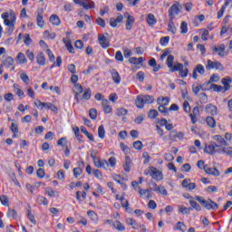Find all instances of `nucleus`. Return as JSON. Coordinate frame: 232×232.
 Listing matches in <instances>:
<instances>
[{
  "mask_svg": "<svg viewBox=\"0 0 232 232\" xmlns=\"http://www.w3.org/2000/svg\"><path fill=\"white\" fill-rule=\"evenodd\" d=\"M221 82L223 84V92H227L229 90H231V82H232V79L227 77V78H223L221 80Z\"/></svg>",
  "mask_w": 232,
  "mask_h": 232,
  "instance_id": "18",
  "label": "nucleus"
},
{
  "mask_svg": "<svg viewBox=\"0 0 232 232\" xmlns=\"http://www.w3.org/2000/svg\"><path fill=\"white\" fill-rule=\"evenodd\" d=\"M142 101H144L145 104H153V97L150 95H142Z\"/></svg>",
  "mask_w": 232,
  "mask_h": 232,
  "instance_id": "53",
  "label": "nucleus"
},
{
  "mask_svg": "<svg viewBox=\"0 0 232 232\" xmlns=\"http://www.w3.org/2000/svg\"><path fill=\"white\" fill-rule=\"evenodd\" d=\"M82 99L84 101H90L92 99V91L90 89H85L84 93L82 95Z\"/></svg>",
  "mask_w": 232,
  "mask_h": 232,
  "instance_id": "52",
  "label": "nucleus"
},
{
  "mask_svg": "<svg viewBox=\"0 0 232 232\" xmlns=\"http://www.w3.org/2000/svg\"><path fill=\"white\" fill-rule=\"evenodd\" d=\"M6 217L8 218H14V220H17V211H15V209L8 208Z\"/></svg>",
  "mask_w": 232,
  "mask_h": 232,
  "instance_id": "34",
  "label": "nucleus"
},
{
  "mask_svg": "<svg viewBox=\"0 0 232 232\" xmlns=\"http://www.w3.org/2000/svg\"><path fill=\"white\" fill-rule=\"evenodd\" d=\"M13 90H14V93H16L17 97H19L20 99H24V97H26V95L24 94V92L21 88V85H19L17 83H14Z\"/></svg>",
  "mask_w": 232,
  "mask_h": 232,
  "instance_id": "15",
  "label": "nucleus"
},
{
  "mask_svg": "<svg viewBox=\"0 0 232 232\" xmlns=\"http://www.w3.org/2000/svg\"><path fill=\"white\" fill-rule=\"evenodd\" d=\"M73 3L82 6L84 10H92V8H95V3L92 2L91 0H73Z\"/></svg>",
  "mask_w": 232,
  "mask_h": 232,
  "instance_id": "8",
  "label": "nucleus"
},
{
  "mask_svg": "<svg viewBox=\"0 0 232 232\" xmlns=\"http://www.w3.org/2000/svg\"><path fill=\"white\" fill-rule=\"evenodd\" d=\"M113 179L115 180V182H117L118 184H121V186H124V182L128 180V179L122 178L121 175L114 176Z\"/></svg>",
  "mask_w": 232,
  "mask_h": 232,
  "instance_id": "42",
  "label": "nucleus"
},
{
  "mask_svg": "<svg viewBox=\"0 0 232 232\" xmlns=\"http://www.w3.org/2000/svg\"><path fill=\"white\" fill-rule=\"evenodd\" d=\"M143 144H142V141H140V140H137V141H134L133 142V148H134V150H138L139 151L140 150H142V148H143Z\"/></svg>",
  "mask_w": 232,
  "mask_h": 232,
  "instance_id": "61",
  "label": "nucleus"
},
{
  "mask_svg": "<svg viewBox=\"0 0 232 232\" xmlns=\"http://www.w3.org/2000/svg\"><path fill=\"white\" fill-rule=\"evenodd\" d=\"M126 224H128L129 226H133L134 229H137L139 227V225H137V222L133 218H128L126 219Z\"/></svg>",
  "mask_w": 232,
  "mask_h": 232,
  "instance_id": "56",
  "label": "nucleus"
},
{
  "mask_svg": "<svg viewBox=\"0 0 232 232\" xmlns=\"http://www.w3.org/2000/svg\"><path fill=\"white\" fill-rule=\"evenodd\" d=\"M44 110H51V111H53L54 113H57V111H59L57 106H55L52 102H45Z\"/></svg>",
  "mask_w": 232,
  "mask_h": 232,
  "instance_id": "33",
  "label": "nucleus"
},
{
  "mask_svg": "<svg viewBox=\"0 0 232 232\" xmlns=\"http://www.w3.org/2000/svg\"><path fill=\"white\" fill-rule=\"evenodd\" d=\"M27 218L35 226L37 224V221L35 220V216L33 215L32 211L30 209H27Z\"/></svg>",
  "mask_w": 232,
  "mask_h": 232,
  "instance_id": "50",
  "label": "nucleus"
},
{
  "mask_svg": "<svg viewBox=\"0 0 232 232\" xmlns=\"http://www.w3.org/2000/svg\"><path fill=\"white\" fill-rule=\"evenodd\" d=\"M158 104L160 106H168V104H169V98L162 96L158 98Z\"/></svg>",
  "mask_w": 232,
  "mask_h": 232,
  "instance_id": "36",
  "label": "nucleus"
},
{
  "mask_svg": "<svg viewBox=\"0 0 232 232\" xmlns=\"http://www.w3.org/2000/svg\"><path fill=\"white\" fill-rule=\"evenodd\" d=\"M206 123L208 128H217V121H215V118H213V116H208L206 118Z\"/></svg>",
  "mask_w": 232,
  "mask_h": 232,
  "instance_id": "25",
  "label": "nucleus"
},
{
  "mask_svg": "<svg viewBox=\"0 0 232 232\" xmlns=\"http://www.w3.org/2000/svg\"><path fill=\"white\" fill-rule=\"evenodd\" d=\"M1 18L4 20V24L6 26L7 35H12L15 30V24H17V15L14 10L5 12L1 14Z\"/></svg>",
  "mask_w": 232,
  "mask_h": 232,
  "instance_id": "1",
  "label": "nucleus"
},
{
  "mask_svg": "<svg viewBox=\"0 0 232 232\" xmlns=\"http://www.w3.org/2000/svg\"><path fill=\"white\" fill-rule=\"evenodd\" d=\"M3 66L5 68H10V72H14L15 70V60L12 56H7L3 61Z\"/></svg>",
  "mask_w": 232,
  "mask_h": 232,
  "instance_id": "10",
  "label": "nucleus"
},
{
  "mask_svg": "<svg viewBox=\"0 0 232 232\" xmlns=\"http://www.w3.org/2000/svg\"><path fill=\"white\" fill-rule=\"evenodd\" d=\"M218 150H220V145L213 140L205 143L204 151L205 153H208V155H216V153H218Z\"/></svg>",
  "mask_w": 232,
  "mask_h": 232,
  "instance_id": "3",
  "label": "nucleus"
},
{
  "mask_svg": "<svg viewBox=\"0 0 232 232\" xmlns=\"http://www.w3.org/2000/svg\"><path fill=\"white\" fill-rule=\"evenodd\" d=\"M229 2H225V4L222 5V7L220 8L218 14V19H220L222 17V15H224V13L226 12V8H227V6H229Z\"/></svg>",
  "mask_w": 232,
  "mask_h": 232,
  "instance_id": "40",
  "label": "nucleus"
},
{
  "mask_svg": "<svg viewBox=\"0 0 232 232\" xmlns=\"http://www.w3.org/2000/svg\"><path fill=\"white\" fill-rule=\"evenodd\" d=\"M142 95H140L137 97L136 99V106L137 108H144V104H146V102H144V100H142Z\"/></svg>",
  "mask_w": 232,
  "mask_h": 232,
  "instance_id": "43",
  "label": "nucleus"
},
{
  "mask_svg": "<svg viewBox=\"0 0 232 232\" xmlns=\"http://www.w3.org/2000/svg\"><path fill=\"white\" fill-rule=\"evenodd\" d=\"M182 10V6L180 5V3L175 2L170 8L169 9V18L171 21H174L175 16L179 15L180 14V11Z\"/></svg>",
  "mask_w": 232,
  "mask_h": 232,
  "instance_id": "6",
  "label": "nucleus"
},
{
  "mask_svg": "<svg viewBox=\"0 0 232 232\" xmlns=\"http://www.w3.org/2000/svg\"><path fill=\"white\" fill-rule=\"evenodd\" d=\"M198 168L199 169H204L205 173L207 175H220V172L216 168H210L208 165H205L204 160H198Z\"/></svg>",
  "mask_w": 232,
  "mask_h": 232,
  "instance_id": "5",
  "label": "nucleus"
},
{
  "mask_svg": "<svg viewBox=\"0 0 232 232\" xmlns=\"http://www.w3.org/2000/svg\"><path fill=\"white\" fill-rule=\"evenodd\" d=\"M210 90H213V92H217L218 93H220V92H224V87L213 83L210 85Z\"/></svg>",
  "mask_w": 232,
  "mask_h": 232,
  "instance_id": "46",
  "label": "nucleus"
},
{
  "mask_svg": "<svg viewBox=\"0 0 232 232\" xmlns=\"http://www.w3.org/2000/svg\"><path fill=\"white\" fill-rule=\"evenodd\" d=\"M189 204H190L191 208H193V209H196V211H202V207H200V205H198V203H197V201L190 199Z\"/></svg>",
  "mask_w": 232,
  "mask_h": 232,
  "instance_id": "45",
  "label": "nucleus"
},
{
  "mask_svg": "<svg viewBox=\"0 0 232 232\" xmlns=\"http://www.w3.org/2000/svg\"><path fill=\"white\" fill-rule=\"evenodd\" d=\"M179 213H182V215H188V213H189V211H193V208H186L184 206H179Z\"/></svg>",
  "mask_w": 232,
  "mask_h": 232,
  "instance_id": "49",
  "label": "nucleus"
},
{
  "mask_svg": "<svg viewBox=\"0 0 232 232\" xmlns=\"http://www.w3.org/2000/svg\"><path fill=\"white\" fill-rule=\"evenodd\" d=\"M177 72H179V75L183 79H185V77H188V73H189V70H188V68L184 69V64H182V67L180 69H178Z\"/></svg>",
  "mask_w": 232,
  "mask_h": 232,
  "instance_id": "38",
  "label": "nucleus"
},
{
  "mask_svg": "<svg viewBox=\"0 0 232 232\" xmlns=\"http://www.w3.org/2000/svg\"><path fill=\"white\" fill-rule=\"evenodd\" d=\"M220 81V76L218 74H212L209 81L205 84H211V82H218Z\"/></svg>",
  "mask_w": 232,
  "mask_h": 232,
  "instance_id": "55",
  "label": "nucleus"
},
{
  "mask_svg": "<svg viewBox=\"0 0 232 232\" xmlns=\"http://www.w3.org/2000/svg\"><path fill=\"white\" fill-rule=\"evenodd\" d=\"M120 147L125 155H129L130 150V147H128V145H126L124 143H121Z\"/></svg>",
  "mask_w": 232,
  "mask_h": 232,
  "instance_id": "59",
  "label": "nucleus"
},
{
  "mask_svg": "<svg viewBox=\"0 0 232 232\" xmlns=\"http://www.w3.org/2000/svg\"><path fill=\"white\" fill-rule=\"evenodd\" d=\"M196 200H198L199 204H201V206L205 208V209H208V210L212 209L213 211H217V209H218V204L215 203V201L211 199L206 200L202 197L197 196Z\"/></svg>",
  "mask_w": 232,
  "mask_h": 232,
  "instance_id": "2",
  "label": "nucleus"
},
{
  "mask_svg": "<svg viewBox=\"0 0 232 232\" xmlns=\"http://www.w3.org/2000/svg\"><path fill=\"white\" fill-rule=\"evenodd\" d=\"M73 92L75 93L76 102H79V95H81V93L84 92V89L80 83H75L73 87Z\"/></svg>",
  "mask_w": 232,
  "mask_h": 232,
  "instance_id": "19",
  "label": "nucleus"
},
{
  "mask_svg": "<svg viewBox=\"0 0 232 232\" xmlns=\"http://www.w3.org/2000/svg\"><path fill=\"white\" fill-rule=\"evenodd\" d=\"M49 21L53 26H59V24H61V18H59L57 14L51 15Z\"/></svg>",
  "mask_w": 232,
  "mask_h": 232,
  "instance_id": "26",
  "label": "nucleus"
},
{
  "mask_svg": "<svg viewBox=\"0 0 232 232\" xmlns=\"http://www.w3.org/2000/svg\"><path fill=\"white\" fill-rule=\"evenodd\" d=\"M89 116L91 117V119L92 121H95V119H97V110L95 109H91L89 111Z\"/></svg>",
  "mask_w": 232,
  "mask_h": 232,
  "instance_id": "63",
  "label": "nucleus"
},
{
  "mask_svg": "<svg viewBox=\"0 0 232 232\" xmlns=\"http://www.w3.org/2000/svg\"><path fill=\"white\" fill-rule=\"evenodd\" d=\"M167 30L168 32H170V34H173V35L177 34V27L175 26V23H173V20L169 19Z\"/></svg>",
  "mask_w": 232,
  "mask_h": 232,
  "instance_id": "28",
  "label": "nucleus"
},
{
  "mask_svg": "<svg viewBox=\"0 0 232 232\" xmlns=\"http://www.w3.org/2000/svg\"><path fill=\"white\" fill-rule=\"evenodd\" d=\"M116 115H118V117H124V115H128V110L125 108H119L116 110Z\"/></svg>",
  "mask_w": 232,
  "mask_h": 232,
  "instance_id": "48",
  "label": "nucleus"
},
{
  "mask_svg": "<svg viewBox=\"0 0 232 232\" xmlns=\"http://www.w3.org/2000/svg\"><path fill=\"white\" fill-rule=\"evenodd\" d=\"M16 60L18 61L19 64H26L28 63L26 55H24L23 53H18Z\"/></svg>",
  "mask_w": 232,
  "mask_h": 232,
  "instance_id": "29",
  "label": "nucleus"
},
{
  "mask_svg": "<svg viewBox=\"0 0 232 232\" xmlns=\"http://www.w3.org/2000/svg\"><path fill=\"white\" fill-rule=\"evenodd\" d=\"M94 165L96 166V168H102V169H106L110 166V164H108V161L101 159L95 160Z\"/></svg>",
  "mask_w": 232,
  "mask_h": 232,
  "instance_id": "20",
  "label": "nucleus"
},
{
  "mask_svg": "<svg viewBox=\"0 0 232 232\" xmlns=\"http://www.w3.org/2000/svg\"><path fill=\"white\" fill-rule=\"evenodd\" d=\"M198 73H199V75H204V73H206V69L204 68V65L198 64L194 68L193 72H192L193 79H198Z\"/></svg>",
  "mask_w": 232,
  "mask_h": 232,
  "instance_id": "11",
  "label": "nucleus"
},
{
  "mask_svg": "<svg viewBox=\"0 0 232 232\" xmlns=\"http://www.w3.org/2000/svg\"><path fill=\"white\" fill-rule=\"evenodd\" d=\"M131 166H132V162H131V158H130V156H126L125 157V163H124V171H126V173H130V169H131Z\"/></svg>",
  "mask_w": 232,
  "mask_h": 232,
  "instance_id": "22",
  "label": "nucleus"
},
{
  "mask_svg": "<svg viewBox=\"0 0 232 232\" xmlns=\"http://www.w3.org/2000/svg\"><path fill=\"white\" fill-rule=\"evenodd\" d=\"M86 192H84V191H77L76 192V198H77V200H79V202H82V200H85V198H86Z\"/></svg>",
  "mask_w": 232,
  "mask_h": 232,
  "instance_id": "44",
  "label": "nucleus"
},
{
  "mask_svg": "<svg viewBox=\"0 0 232 232\" xmlns=\"http://www.w3.org/2000/svg\"><path fill=\"white\" fill-rule=\"evenodd\" d=\"M125 17H127L126 21V30H131L133 28V24L135 23V18L130 15V13H125Z\"/></svg>",
  "mask_w": 232,
  "mask_h": 232,
  "instance_id": "16",
  "label": "nucleus"
},
{
  "mask_svg": "<svg viewBox=\"0 0 232 232\" xmlns=\"http://www.w3.org/2000/svg\"><path fill=\"white\" fill-rule=\"evenodd\" d=\"M20 79L24 84H30V77L25 72L20 73Z\"/></svg>",
  "mask_w": 232,
  "mask_h": 232,
  "instance_id": "39",
  "label": "nucleus"
},
{
  "mask_svg": "<svg viewBox=\"0 0 232 232\" xmlns=\"http://www.w3.org/2000/svg\"><path fill=\"white\" fill-rule=\"evenodd\" d=\"M112 226L114 228H116L118 231H124L126 229V227H124L121 221L116 220L112 223Z\"/></svg>",
  "mask_w": 232,
  "mask_h": 232,
  "instance_id": "37",
  "label": "nucleus"
},
{
  "mask_svg": "<svg viewBox=\"0 0 232 232\" xmlns=\"http://www.w3.org/2000/svg\"><path fill=\"white\" fill-rule=\"evenodd\" d=\"M111 77H112L113 82L116 84H121V75L119 74V72L117 71H115V70L111 71Z\"/></svg>",
  "mask_w": 232,
  "mask_h": 232,
  "instance_id": "32",
  "label": "nucleus"
},
{
  "mask_svg": "<svg viewBox=\"0 0 232 232\" xmlns=\"http://www.w3.org/2000/svg\"><path fill=\"white\" fill-rule=\"evenodd\" d=\"M63 43L70 53H75V49L73 48V45H72L70 40L63 39Z\"/></svg>",
  "mask_w": 232,
  "mask_h": 232,
  "instance_id": "35",
  "label": "nucleus"
},
{
  "mask_svg": "<svg viewBox=\"0 0 232 232\" xmlns=\"http://www.w3.org/2000/svg\"><path fill=\"white\" fill-rule=\"evenodd\" d=\"M98 41L102 48H104V49L110 48V41H108V38H106L104 34H99Z\"/></svg>",
  "mask_w": 232,
  "mask_h": 232,
  "instance_id": "14",
  "label": "nucleus"
},
{
  "mask_svg": "<svg viewBox=\"0 0 232 232\" xmlns=\"http://www.w3.org/2000/svg\"><path fill=\"white\" fill-rule=\"evenodd\" d=\"M36 23L39 28H44V19L43 18V13H38L36 16Z\"/></svg>",
  "mask_w": 232,
  "mask_h": 232,
  "instance_id": "30",
  "label": "nucleus"
},
{
  "mask_svg": "<svg viewBox=\"0 0 232 232\" xmlns=\"http://www.w3.org/2000/svg\"><path fill=\"white\" fill-rule=\"evenodd\" d=\"M169 137L170 140H177V139H179V140H182V139H184V132H179L176 130H173L169 132Z\"/></svg>",
  "mask_w": 232,
  "mask_h": 232,
  "instance_id": "12",
  "label": "nucleus"
},
{
  "mask_svg": "<svg viewBox=\"0 0 232 232\" xmlns=\"http://www.w3.org/2000/svg\"><path fill=\"white\" fill-rule=\"evenodd\" d=\"M207 70H218L219 72H224V65L218 61H211L208 60L207 61V65H206Z\"/></svg>",
  "mask_w": 232,
  "mask_h": 232,
  "instance_id": "7",
  "label": "nucleus"
},
{
  "mask_svg": "<svg viewBox=\"0 0 232 232\" xmlns=\"http://www.w3.org/2000/svg\"><path fill=\"white\" fill-rule=\"evenodd\" d=\"M201 32H203L201 34L202 41H208V39L209 37V31H208V29H201Z\"/></svg>",
  "mask_w": 232,
  "mask_h": 232,
  "instance_id": "57",
  "label": "nucleus"
},
{
  "mask_svg": "<svg viewBox=\"0 0 232 232\" xmlns=\"http://www.w3.org/2000/svg\"><path fill=\"white\" fill-rule=\"evenodd\" d=\"M212 139L218 143V146H220V148H222V146H227V141L221 135H214Z\"/></svg>",
  "mask_w": 232,
  "mask_h": 232,
  "instance_id": "17",
  "label": "nucleus"
},
{
  "mask_svg": "<svg viewBox=\"0 0 232 232\" xmlns=\"http://www.w3.org/2000/svg\"><path fill=\"white\" fill-rule=\"evenodd\" d=\"M181 34H188V23L182 22L180 25Z\"/></svg>",
  "mask_w": 232,
  "mask_h": 232,
  "instance_id": "64",
  "label": "nucleus"
},
{
  "mask_svg": "<svg viewBox=\"0 0 232 232\" xmlns=\"http://www.w3.org/2000/svg\"><path fill=\"white\" fill-rule=\"evenodd\" d=\"M34 106H36L38 110H44L45 102H41V100H36Z\"/></svg>",
  "mask_w": 232,
  "mask_h": 232,
  "instance_id": "58",
  "label": "nucleus"
},
{
  "mask_svg": "<svg viewBox=\"0 0 232 232\" xmlns=\"http://www.w3.org/2000/svg\"><path fill=\"white\" fill-rule=\"evenodd\" d=\"M44 39L53 40V39H55L56 34H55V33H50V31L46 30L44 32Z\"/></svg>",
  "mask_w": 232,
  "mask_h": 232,
  "instance_id": "47",
  "label": "nucleus"
},
{
  "mask_svg": "<svg viewBox=\"0 0 232 232\" xmlns=\"http://www.w3.org/2000/svg\"><path fill=\"white\" fill-rule=\"evenodd\" d=\"M205 113H208V115H210V117H215L218 115V108L217 105L208 103L205 106Z\"/></svg>",
  "mask_w": 232,
  "mask_h": 232,
  "instance_id": "9",
  "label": "nucleus"
},
{
  "mask_svg": "<svg viewBox=\"0 0 232 232\" xmlns=\"http://www.w3.org/2000/svg\"><path fill=\"white\" fill-rule=\"evenodd\" d=\"M147 24L149 26H155V24H157V18L155 17V14H149L147 15Z\"/></svg>",
  "mask_w": 232,
  "mask_h": 232,
  "instance_id": "24",
  "label": "nucleus"
},
{
  "mask_svg": "<svg viewBox=\"0 0 232 232\" xmlns=\"http://www.w3.org/2000/svg\"><path fill=\"white\" fill-rule=\"evenodd\" d=\"M98 137L100 139H104L106 137V130H104V125H101L98 128Z\"/></svg>",
  "mask_w": 232,
  "mask_h": 232,
  "instance_id": "41",
  "label": "nucleus"
},
{
  "mask_svg": "<svg viewBox=\"0 0 232 232\" xmlns=\"http://www.w3.org/2000/svg\"><path fill=\"white\" fill-rule=\"evenodd\" d=\"M218 153L222 155V153H226V155L231 156L232 155V147H219L218 149Z\"/></svg>",
  "mask_w": 232,
  "mask_h": 232,
  "instance_id": "23",
  "label": "nucleus"
},
{
  "mask_svg": "<svg viewBox=\"0 0 232 232\" xmlns=\"http://www.w3.org/2000/svg\"><path fill=\"white\" fill-rule=\"evenodd\" d=\"M139 193L140 197H145V198H150V189L140 188Z\"/></svg>",
  "mask_w": 232,
  "mask_h": 232,
  "instance_id": "60",
  "label": "nucleus"
},
{
  "mask_svg": "<svg viewBox=\"0 0 232 232\" xmlns=\"http://www.w3.org/2000/svg\"><path fill=\"white\" fill-rule=\"evenodd\" d=\"M129 63H130V64H135L136 66H139V64H142V63H144V58L130 57L129 59Z\"/></svg>",
  "mask_w": 232,
  "mask_h": 232,
  "instance_id": "27",
  "label": "nucleus"
},
{
  "mask_svg": "<svg viewBox=\"0 0 232 232\" xmlns=\"http://www.w3.org/2000/svg\"><path fill=\"white\" fill-rule=\"evenodd\" d=\"M145 173L147 175H161L162 172H160L159 169H157L155 167H150Z\"/></svg>",
  "mask_w": 232,
  "mask_h": 232,
  "instance_id": "31",
  "label": "nucleus"
},
{
  "mask_svg": "<svg viewBox=\"0 0 232 232\" xmlns=\"http://www.w3.org/2000/svg\"><path fill=\"white\" fill-rule=\"evenodd\" d=\"M46 193H47L48 197H59V192L54 191L52 188H47Z\"/></svg>",
  "mask_w": 232,
  "mask_h": 232,
  "instance_id": "62",
  "label": "nucleus"
},
{
  "mask_svg": "<svg viewBox=\"0 0 232 232\" xmlns=\"http://www.w3.org/2000/svg\"><path fill=\"white\" fill-rule=\"evenodd\" d=\"M36 63L39 66H44L46 64V58L44 57V53H38L36 55Z\"/></svg>",
  "mask_w": 232,
  "mask_h": 232,
  "instance_id": "21",
  "label": "nucleus"
},
{
  "mask_svg": "<svg viewBox=\"0 0 232 232\" xmlns=\"http://www.w3.org/2000/svg\"><path fill=\"white\" fill-rule=\"evenodd\" d=\"M212 50L218 53L219 57H225V55H227V53H226V45L224 44H221L218 47L214 46Z\"/></svg>",
  "mask_w": 232,
  "mask_h": 232,
  "instance_id": "13",
  "label": "nucleus"
},
{
  "mask_svg": "<svg viewBox=\"0 0 232 232\" xmlns=\"http://www.w3.org/2000/svg\"><path fill=\"white\" fill-rule=\"evenodd\" d=\"M174 63H175V56H173L172 54L168 55L166 64L169 72H177V70H180V68H182V63H176L174 65Z\"/></svg>",
  "mask_w": 232,
  "mask_h": 232,
  "instance_id": "4",
  "label": "nucleus"
},
{
  "mask_svg": "<svg viewBox=\"0 0 232 232\" xmlns=\"http://www.w3.org/2000/svg\"><path fill=\"white\" fill-rule=\"evenodd\" d=\"M25 55H26V57H28L29 61H31L32 63H34V61H35V54L33 53L32 50H27L25 52Z\"/></svg>",
  "mask_w": 232,
  "mask_h": 232,
  "instance_id": "54",
  "label": "nucleus"
},
{
  "mask_svg": "<svg viewBox=\"0 0 232 232\" xmlns=\"http://www.w3.org/2000/svg\"><path fill=\"white\" fill-rule=\"evenodd\" d=\"M81 131L82 133H84L85 136L87 137V139H89V140H92V142H93V135H92L91 133H89L88 130H86L84 127H81Z\"/></svg>",
  "mask_w": 232,
  "mask_h": 232,
  "instance_id": "51",
  "label": "nucleus"
}]
</instances>
